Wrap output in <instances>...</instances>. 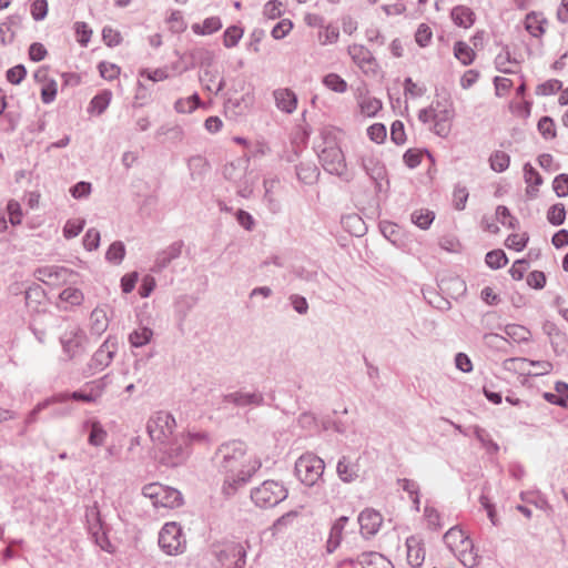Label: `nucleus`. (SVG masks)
Segmentation results:
<instances>
[{
    "instance_id": "79ce46f5",
    "label": "nucleus",
    "mask_w": 568,
    "mask_h": 568,
    "mask_svg": "<svg viewBox=\"0 0 568 568\" xmlns=\"http://www.w3.org/2000/svg\"><path fill=\"white\" fill-rule=\"evenodd\" d=\"M323 83L328 88L331 89L332 91H335V92H338V93H343L346 91L347 89V83L345 80H343L338 74H335V73H329L327 74L324 80H323Z\"/></svg>"
},
{
    "instance_id": "e2e57ef3",
    "label": "nucleus",
    "mask_w": 568,
    "mask_h": 568,
    "mask_svg": "<svg viewBox=\"0 0 568 568\" xmlns=\"http://www.w3.org/2000/svg\"><path fill=\"white\" fill-rule=\"evenodd\" d=\"M102 38L105 44L109 47H115L122 41L121 33L110 27H105L102 30Z\"/></svg>"
},
{
    "instance_id": "c85d7f7f",
    "label": "nucleus",
    "mask_w": 568,
    "mask_h": 568,
    "mask_svg": "<svg viewBox=\"0 0 568 568\" xmlns=\"http://www.w3.org/2000/svg\"><path fill=\"white\" fill-rule=\"evenodd\" d=\"M470 538L465 535V532L459 529L458 527L450 528L445 535H444V541L448 546V548L453 551L459 546L464 545L465 541L469 540Z\"/></svg>"
},
{
    "instance_id": "f03ea898",
    "label": "nucleus",
    "mask_w": 568,
    "mask_h": 568,
    "mask_svg": "<svg viewBox=\"0 0 568 568\" xmlns=\"http://www.w3.org/2000/svg\"><path fill=\"white\" fill-rule=\"evenodd\" d=\"M176 423L174 417L166 412L155 413L148 422V433L154 443L162 445L165 455L164 462L169 465L170 448L174 445Z\"/></svg>"
},
{
    "instance_id": "e433bc0d",
    "label": "nucleus",
    "mask_w": 568,
    "mask_h": 568,
    "mask_svg": "<svg viewBox=\"0 0 568 568\" xmlns=\"http://www.w3.org/2000/svg\"><path fill=\"white\" fill-rule=\"evenodd\" d=\"M152 336V329H150L149 327H142L140 329L132 332L129 336V341L132 346L141 347L150 343Z\"/></svg>"
},
{
    "instance_id": "49530a36",
    "label": "nucleus",
    "mask_w": 568,
    "mask_h": 568,
    "mask_svg": "<svg viewBox=\"0 0 568 568\" xmlns=\"http://www.w3.org/2000/svg\"><path fill=\"white\" fill-rule=\"evenodd\" d=\"M102 394V387H98L97 389L85 390H77L71 393V398L74 400H83L88 403L97 402Z\"/></svg>"
},
{
    "instance_id": "423d86ee",
    "label": "nucleus",
    "mask_w": 568,
    "mask_h": 568,
    "mask_svg": "<svg viewBox=\"0 0 568 568\" xmlns=\"http://www.w3.org/2000/svg\"><path fill=\"white\" fill-rule=\"evenodd\" d=\"M144 497L152 500L155 508H176L183 504L182 495L179 490L152 483L143 487Z\"/></svg>"
},
{
    "instance_id": "20e7f679",
    "label": "nucleus",
    "mask_w": 568,
    "mask_h": 568,
    "mask_svg": "<svg viewBox=\"0 0 568 568\" xmlns=\"http://www.w3.org/2000/svg\"><path fill=\"white\" fill-rule=\"evenodd\" d=\"M210 437L206 433L201 432H186L179 434L175 438L174 445L170 448L169 465L176 466L185 460L189 456L190 447L194 444L207 445Z\"/></svg>"
},
{
    "instance_id": "2f4dec72",
    "label": "nucleus",
    "mask_w": 568,
    "mask_h": 568,
    "mask_svg": "<svg viewBox=\"0 0 568 568\" xmlns=\"http://www.w3.org/2000/svg\"><path fill=\"white\" fill-rule=\"evenodd\" d=\"M506 335L516 343L529 341L531 333L525 326L518 324H509L505 327Z\"/></svg>"
},
{
    "instance_id": "4be33fe9",
    "label": "nucleus",
    "mask_w": 568,
    "mask_h": 568,
    "mask_svg": "<svg viewBox=\"0 0 568 568\" xmlns=\"http://www.w3.org/2000/svg\"><path fill=\"white\" fill-rule=\"evenodd\" d=\"M363 568H394L392 562L378 552H364L358 557Z\"/></svg>"
},
{
    "instance_id": "37998d69",
    "label": "nucleus",
    "mask_w": 568,
    "mask_h": 568,
    "mask_svg": "<svg viewBox=\"0 0 568 568\" xmlns=\"http://www.w3.org/2000/svg\"><path fill=\"white\" fill-rule=\"evenodd\" d=\"M243 37V30L239 27H229L223 36V43L226 48L235 47Z\"/></svg>"
},
{
    "instance_id": "c9c22d12",
    "label": "nucleus",
    "mask_w": 568,
    "mask_h": 568,
    "mask_svg": "<svg viewBox=\"0 0 568 568\" xmlns=\"http://www.w3.org/2000/svg\"><path fill=\"white\" fill-rule=\"evenodd\" d=\"M112 93L111 91H103L102 93L95 95L90 103V109L92 112L97 114H102L105 109L109 106L111 102Z\"/></svg>"
},
{
    "instance_id": "69168bd1",
    "label": "nucleus",
    "mask_w": 568,
    "mask_h": 568,
    "mask_svg": "<svg viewBox=\"0 0 568 568\" xmlns=\"http://www.w3.org/2000/svg\"><path fill=\"white\" fill-rule=\"evenodd\" d=\"M24 65L18 64L7 71V80L12 84H19L26 77Z\"/></svg>"
},
{
    "instance_id": "4c0bfd02",
    "label": "nucleus",
    "mask_w": 568,
    "mask_h": 568,
    "mask_svg": "<svg viewBox=\"0 0 568 568\" xmlns=\"http://www.w3.org/2000/svg\"><path fill=\"white\" fill-rule=\"evenodd\" d=\"M338 38V28L332 24L323 26L322 30L318 32V41L323 45L333 44L337 42Z\"/></svg>"
},
{
    "instance_id": "13d9d810",
    "label": "nucleus",
    "mask_w": 568,
    "mask_h": 568,
    "mask_svg": "<svg viewBox=\"0 0 568 568\" xmlns=\"http://www.w3.org/2000/svg\"><path fill=\"white\" fill-rule=\"evenodd\" d=\"M99 71L103 79L114 80L120 74V68L114 63L101 62L99 64Z\"/></svg>"
},
{
    "instance_id": "f3484780",
    "label": "nucleus",
    "mask_w": 568,
    "mask_h": 568,
    "mask_svg": "<svg viewBox=\"0 0 568 568\" xmlns=\"http://www.w3.org/2000/svg\"><path fill=\"white\" fill-rule=\"evenodd\" d=\"M406 548H407V562L413 568H418L423 565L425 560V548L423 542L412 536L406 539Z\"/></svg>"
},
{
    "instance_id": "6ab92c4d",
    "label": "nucleus",
    "mask_w": 568,
    "mask_h": 568,
    "mask_svg": "<svg viewBox=\"0 0 568 568\" xmlns=\"http://www.w3.org/2000/svg\"><path fill=\"white\" fill-rule=\"evenodd\" d=\"M548 21L542 13L530 12L525 18V29L534 38H541L547 30Z\"/></svg>"
},
{
    "instance_id": "2eb2a0df",
    "label": "nucleus",
    "mask_w": 568,
    "mask_h": 568,
    "mask_svg": "<svg viewBox=\"0 0 568 568\" xmlns=\"http://www.w3.org/2000/svg\"><path fill=\"white\" fill-rule=\"evenodd\" d=\"M361 532L365 537H371L379 530L383 518L379 513L374 509H365L358 516Z\"/></svg>"
},
{
    "instance_id": "aec40b11",
    "label": "nucleus",
    "mask_w": 568,
    "mask_h": 568,
    "mask_svg": "<svg viewBox=\"0 0 568 568\" xmlns=\"http://www.w3.org/2000/svg\"><path fill=\"white\" fill-rule=\"evenodd\" d=\"M359 111L367 118L375 116L382 110V101L369 94H359L357 99Z\"/></svg>"
},
{
    "instance_id": "c03bdc74",
    "label": "nucleus",
    "mask_w": 568,
    "mask_h": 568,
    "mask_svg": "<svg viewBox=\"0 0 568 568\" xmlns=\"http://www.w3.org/2000/svg\"><path fill=\"white\" fill-rule=\"evenodd\" d=\"M566 217V211L564 204H555L550 206L547 212V219L552 225H560L564 223Z\"/></svg>"
},
{
    "instance_id": "a18cd8bd",
    "label": "nucleus",
    "mask_w": 568,
    "mask_h": 568,
    "mask_svg": "<svg viewBox=\"0 0 568 568\" xmlns=\"http://www.w3.org/2000/svg\"><path fill=\"white\" fill-rule=\"evenodd\" d=\"M201 80L205 83L206 89L214 93H219L224 87L223 80L209 71L204 72Z\"/></svg>"
},
{
    "instance_id": "a19ab883",
    "label": "nucleus",
    "mask_w": 568,
    "mask_h": 568,
    "mask_svg": "<svg viewBox=\"0 0 568 568\" xmlns=\"http://www.w3.org/2000/svg\"><path fill=\"white\" fill-rule=\"evenodd\" d=\"M485 261L486 264L494 270L505 266L508 262L506 254L501 250L488 252Z\"/></svg>"
},
{
    "instance_id": "4468645a",
    "label": "nucleus",
    "mask_w": 568,
    "mask_h": 568,
    "mask_svg": "<svg viewBox=\"0 0 568 568\" xmlns=\"http://www.w3.org/2000/svg\"><path fill=\"white\" fill-rule=\"evenodd\" d=\"M69 274L68 268L55 265L43 266L36 271L37 278L51 286L65 282Z\"/></svg>"
},
{
    "instance_id": "c756f323",
    "label": "nucleus",
    "mask_w": 568,
    "mask_h": 568,
    "mask_svg": "<svg viewBox=\"0 0 568 568\" xmlns=\"http://www.w3.org/2000/svg\"><path fill=\"white\" fill-rule=\"evenodd\" d=\"M222 28V22L217 17L206 18L202 24L195 23L192 26V30L196 34H212Z\"/></svg>"
},
{
    "instance_id": "052dcab7",
    "label": "nucleus",
    "mask_w": 568,
    "mask_h": 568,
    "mask_svg": "<svg viewBox=\"0 0 568 568\" xmlns=\"http://www.w3.org/2000/svg\"><path fill=\"white\" fill-rule=\"evenodd\" d=\"M552 187L557 196L565 197L568 195V174H559L555 178Z\"/></svg>"
},
{
    "instance_id": "412c9836",
    "label": "nucleus",
    "mask_w": 568,
    "mask_h": 568,
    "mask_svg": "<svg viewBox=\"0 0 568 568\" xmlns=\"http://www.w3.org/2000/svg\"><path fill=\"white\" fill-rule=\"evenodd\" d=\"M453 552L458 557V559L465 567L473 568L478 564V557L477 554L474 551V545L471 539L465 541L464 545L453 550Z\"/></svg>"
},
{
    "instance_id": "3c124183",
    "label": "nucleus",
    "mask_w": 568,
    "mask_h": 568,
    "mask_svg": "<svg viewBox=\"0 0 568 568\" xmlns=\"http://www.w3.org/2000/svg\"><path fill=\"white\" fill-rule=\"evenodd\" d=\"M538 130L545 139H554L556 136L555 123L552 119L544 116L538 122Z\"/></svg>"
},
{
    "instance_id": "5fc2aeb1",
    "label": "nucleus",
    "mask_w": 568,
    "mask_h": 568,
    "mask_svg": "<svg viewBox=\"0 0 568 568\" xmlns=\"http://www.w3.org/2000/svg\"><path fill=\"white\" fill-rule=\"evenodd\" d=\"M496 217L503 224L510 229H515L517 220L510 215L509 210L504 205H498L496 209Z\"/></svg>"
},
{
    "instance_id": "de8ad7c7",
    "label": "nucleus",
    "mask_w": 568,
    "mask_h": 568,
    "mask_svg": "<svg viewBox=\"0 0 568 568\" xmlns=\"http://www.w3.org/2000/svg\"><path fill=\"white\" fill-rule=\"evenodd\" d=\"M125 254V248L122 242H114L106 251V260L113 263H120Z\"/></svg>"
},
{
    "instance_id": "0eeeda50",
    "label": "nucleus",
    "mask_w": 568,
    "mask_h": 568,
    "mask_svg": "<svg viewBox=\"0 0 568 568\" xmlns=\"http://www.w3.org/2000/svg\"><path fill=\"white\" fill-rule=\"evenodd\" d=\"M325 464L314 454H304L295 463V473L306 486L315 485L324 473Z\"/></svg>"
},
{
    "instance_id": "ea45409f",
    "label": "nucleus",
    "mask_w": 568,
    "mask_h": 568,
    "mask_svg": "<svg viewBox=\"0 0 568 568\" xmlns=\"http://www.w3.org/2000/svg\"><path fill=\"white\" fill-rule=\"evenodd\" d=\"M434 213L429 210H418L412 214V221L418 227L426 230L434 221Z\"/></svg>"
},
{
    "instance_id": "f704fd0d",
    "label": "nucleus",
    "mask_w": 568,
    "mask_h": 568,
    "mask_svg": "<svg viewBox=\"0 0 568 568\" xmlns=\"http://www.w3.org/2000/svg\"><path fill=\"white\" fill-rule=\"evenodd\" d=\"M489 163H490L491 170L500 173L508 169L509 163H510V158L504 151H495L489 158Z\"/></svg>"
},
{
    "instance_id": "a211bd4d",
    "label": "nucleus",
    "mask_w": 568,
    "mask_h": 568,
    "mask_svg": "<svg viewBox=\"0 0 568 568\" xmlns=\"http://www.w3.org/2000/svg\"><path fill=\"white\" fill-rule=\"evenodd\" d=\"M273 95L275 104L281 111L290 114L296 110L297 97L292 90L287 88L277 89L273 92Z\"/></svg>"
},
{
    "instance_id": "b1692460",
    "label": "nucleus",
    "mask_w": 568,
    "mask_h": 568,
    "mask_svg": "<svg viewBox=\"0 0 568 568\" xmlns=\"http://www.w3.org/2000/svg\"><path fill=\"white\" fill-rule=\"evenodd\" d=\"M452 19L454 23L462 28H470L475 21L474 12L465 6L455 7L452 10Z\"/></svg>"
},
{
    "instance_id": "9b49d317",
    "label": "nucleus",
    "mask_w": 568,
    "mask_h": 568,
    "mask_svg": "<svg viewBox=\"0 0 568 568\" xmlns=\"http://www.w3.org/2000/svg\"><path fill=\"white\" fill-rule=\"evenodd\" d=\"M85 518L88 524V529L97 545L105 550L111 551V542L109 541L101 521V514L97 504L87 508Z\"/></svg>"
},
{
    "instance_id": "774afa93",
    "label": "nucleus",
    "mask_w": 568,
    "mask_h": 568,
    "mask_svg": "<svg viewBox=\"0 0 568 568\" xmlns=\"http://www.w3.org/2000/svg\"><path fill=\"white\" fill-rule=\"evenodd\" d=\"M84 226L83 221H68L63 227L65 239H72L80 234Z\"/></svg>"
},
{
    "instance_id": "4d7b16f0",
    "label": "nucleus",
    "mask_w": 568,
    "mask_h": 568,
    "mask_svg": "<svg viewBox=\"0 0 568 568\" xmlns=\"http://www.w3.org/2000/svg\"><path fill=\"white\" fill-rule=\"evenodd\" d=\"M528 242V236L526 234H511L506 239V246L508 248L515 250L517 252L524 250Z\"/></svg>"
},
{
    "instance_id": "680f3d73",
    "label": "nucleus",
    "mask_w": 568,
    "mask_h": 568,
    "mask_svg": "<svg viewBox=\"0 0 568 568\" xmlns=\"http://www.w3.org/2000/svg\"><path fill=\"white\" fill-rule=\"evenodd\" d=\"M48 13L47 0H34L31 4V14L36 21L43 20Z\"/></svg>"
},
{
    "instance_id": "a878e982",
    "label": "nucleus",
    "mask_w": 568,
    "mask_h": 568,
    "mask_svg": "<svg viewBox=\"0 0 568 568\" xmlns=\"http://www.w3.org/2000/svg\"><path fill=\"white\" fill-rule=\"evenodd\" d=\"M183 242L178 241L169 245L162 251L156 258V263L160 268H164L171 263V261L178 258L182 253Z\"/></svg>"
},
{
    "instance_id": "bf43d9fd",
    "label": "nucleus",
    "mask_w": 568,
    "mask_h": 568,
    "mask_svg": "<svg viewBox=\"0 0 568 568\" xmlns=\"http://www.w3.org/2000/svg\"><path fill=\"white\" fill-rule=\"evenodd\" d=\"M7 211L12 225H19L22 221V211L19 202L11 200L8 203Z\"/></svg>"
},
{
    "instance_id": "cd10ccee",
    "label": "nucleus",
    "mask_w": 568,
    "mask_h": 568,
    "mask_svg": "<svg viewBox=\"0 0 568 568\" xmlns=\"http://www.w3.org/2000/svg\"><path fill=\"white\" fill-rule=\"evenodd\" d=\"M347 521L348 518L343 516L338 518L333 525L327 540V549L329 552H332L339 545L342 539V532Z\"/></svg>"
},
{
    "instance_id": "ddd939ff",
    "label": "nucleus",
    "mask_w": 568,
    "mask_h": 568,
    "mask_svg": "<svg viewBox=\"0 0 568 568\" xmlns=\"http://www.w3.org/2000/svg\"><path fill=\"white\" fill-rule=\"evenodd\" d=\"M348 54L352 60L362 69L366 74H375L377 63L372 52L362 44H353L348 47Z\"/></svg>"
},
{
    "instance_id": "473e14b6",
    "label": "nucleus",
    "mask_w": 568,
    "mask_h": 568,
    "mask_svg": "<svg viewBox=\"0 0 568 568\" xmlns=\"http://www.w3.org/2000/svg\"><path fill=\"white\" fill-rule=\"evenodd\" d=\"M454 54L464 65L470 64L475 58L474 50L462 41L455 43Z\"/></svg>"
},
{
    "instance_id": "1a4fd4ad",
    "label": "nucleus",
    "mask_w": 568,
    "mask_h": 568,
    "mask_svg": "<svg viewBox=\"0 0 568 568\" xmlns=\"http://www.w3.org/2000/svg\"><path fill=\"white\" fill-rule=\"evenodd\" d=\"M320 161L325 171L331 174L343 175L346 172V162L342 149L334 142L321 150Z\"/></svg>"
},
{
    "instance_id": "864d4df0",
    "label": "nucleus",
    "mask_w": 568,
    "mask_h": 568,
    "mask_svg": "<svg viewBox=\"0 0 568 568\" xmlns=\"http://www.w3.org/2000/svg\"><path fill=\"white\" fill-rule=\"evenodd\" d=\"M367 134L373 142L382 143L386 139L387 131L384 124L374 123L368 126Z\"/></svg>"
},
{
    "instance_id": "0e129e2a",
    "label": "nucleus",
    "mask_w": 568,
    "mask_h": 568,
    "mask_svg": "<svg viewBox=\"0 0 568 568\" xmlns=\"http://www.w3.org/2000/svg\"><path fill=\"white\" fill-rule=\"evenodd\" d=\"M99 244H100V232L94 229L88 230V232L85 233V235L83 237L84 247L88 251H93L99 247Z\"/></svg>"
},
{
    "instance_id": "393cba45",
    "label": "nucleus",
    "mask_w": 568,
    "mask_h": 568,
    "mask_svg": "<svg viewBox=\"0 0 568 568\" xmlns=\"http://www.w3.org/2000/svg\"><path fill=\"white\" fill-rule=\"evenodd\" d=\"M90 322L92 333L101 335L109 326L106 311L102 307H95L91 313Z\"/></svg>"
},
{
    "instance_id": "338daca9",
    "label": "nucleus",
    "mask_w": 568,
    "mask_h": 568,
    "mask_svg": "<svg viewBox=\"0 0 568 568\" xmlns=\"http://www.w3.org/2000/svg\"><path fill=\"white\" fill-rule=\"evenodd\" d=\"M293 28V23L287 20H281L272 30V37L276 40L283 39Z\"/></svg>"
},
{
    "instance_id": "f257e3e1",
    "label": "nucleus",
    "mask_w": 568,
    "mask_h": 568,
    "mask_svg": "<svg viewBox=\"0 0 568 568\" xmlns=\"http://www.w3.org/2000/svg\"><path fill=\"white\" fill-rule=\"evenodd\" d=\"M222 457V468L230 474L233 483H245L261 467V462L246 454L243 442L233 440L222 445L219 449Z\"/></svg>"
},
{
    "instance_id": "f8f14e48",
    "label": "nucleus",
    "mask_w": 568,
    "mask_h": 568,
    "mask_svg": "<svg viewBox=\"0 0 568 568\" xmlns=\"http://www.w3.org/2000/svg\"><path fill=\"white\" fill-rule=\"evenodd\" d=\"M246 551L241 544H226L216 554L217 560L224 568H241L245 564Z\"/></svg>"
},
{
    "instance_id": "bb28decb",
    "label": "nucleus",
    "mask_w": 568,
    "mask_h": 568,
    "mask_svg": "<svg viewBox=\"0 0 568 568\" xmlns=\"http://www.w3.org/2000/svg\"><path fill=\"white\" fill-rule=\"evenodd\" d=\"M366 173L376 182L385 178V168L375 158L366 156L362 160Z\"/></svg>"
},
{
    "instance_id": "9d476101",
    "label": "nucleus",
    "mask_w": 568,
    "mask_h": 568,
    "mask_svg": "<svg viewBox=\"0 0 568 568\" xmlns=\"http://www.w3.org/2000/svg\"><path fill=\"white\" fill-rule=\"evenodd\" d=\"M60 341L67 357L74 358L84 352L87 336L78 325H71L63 332Z\"/></svg>"
},
{
    "instance_id": "7c9ffc66",
    "label": "nucleus",
    "mask_w": 568,
    "mask_h": 568,
    "mask_svg": "<svg viewBox=\"0 0 568 568\" xmlns=\"http://www.w3.org/2000/svg\"><path fill=\"white\" fill-rule=\"evenodd\" d=\"M115 352V343L106 339L94 354V359L102 366H108Z\"/></svg>"
},
{
    "instance_id": "603ef678",
    "label": "nucleus",
    "mask_w": 568,
    "mask_h": 568,
    "mask_svg": "<svg viewBox=\"0 0 568 568\" xmlns=\"http://www.w3.org/2000/svg\"><path fill=\"white\" fill-rule=\"evenodd\" d=\"M60 298L72 305H79L83 300V294L78 288L68 287L60 293Z\"/></svg>"
},
{
    "instance_id": "dca6fc26",
    "label": "nucleus",
    "mask_w": 568,
    "mask_h": 568,
    "mask_svg": "<svg viewBox=\"0 0 568 568\" xmlns=\"http://www.w3.org/2000/svg\"><path fill=\"white\" fill-rule=\"evenodd\" d=\"M225 400L240 407L260 406L263 404V395L257 392L239 390L225 396Z\"/></svg>"
},
{
    "instance_id": "5701e85b",
    "label": "nucleus",
    "mask_w": 568,
    "mask_h": 568,
    "mask_svg": "<svg viewBox=\"0 0 568 568\" xmlns=\"http://www.w3.org/2000/svg\"><path fill=\"white\" fill-rule=\"evenodd\" d=\"M524 178L528 185L526 190L527 194L530 197H535L537 195L538 186L542 184V178L529 163H526L524 166Z\"/></svg>"
},
{
    "instance_id": "09e8293b",
    "label": "nucleus",
    "mask_w": 568,
    "mask_h": 568,
    "mask_svg": "<svg viewBox=\"0 0 568 568\" xmlns=\"http://www.w3.org/2000/svg\"><path fill=\"white\" fill-rule=\"evenodd\" d=\"M475 436L481 443V445L485 447L487 453L496 454L498 452V449H499L498 445L493 439L489 438V436L485 433L484 429L476 427Z\"/></svg>"
},
{
    "instance_id": "7ed1b4c3",
    "label": "nucleus",
    "mask_w": 568,
    "mask_h": 568,
    "mask_svg": "<svg viewBox=\"0 0 568 568\" xmlns=\"http://www.w3.org/2000/svg\"><path fill=\"white\" fill-rule=\"evenodd\" d=\"M454 118V108L449 100H437L429 108L423 109L418 113V119L423 123L434 122V132L439 136H447L452 129Z\"/></svg>"
},
{
    "instance_id": "39448f33",
    "label": "nucleus",
    "mask_w": 568,
    "mask_h": 568,
    "mask_svg": "<svg viewBox=\"0 0 568 568\" xmlns=\"http://www.w3.org/2000/svg\"><path fill=\"white\" fill-rule=\"evenodd\" d=\"M287 497L285 487L275 480H265L251 493L254 504L261 508H270Z\"/></svg>"
},
{
    "instance_id": "6e6552de",
    "label": "nucleus",
    "mask_w": 568,
    "mask_h": 568,
    "mask_svg": "<svg viewBox=\"0 0 568 568\" xmlns=\"http://www.w3.org/2000/svg\"><path fill=\"white\" fill-rule=\"evenodd\" d=\"M159 546L169 556L182 554L186 547L182 528L174 521L166 523L159 534Z\"/></svg>"
},
{
    "instance_id": "72a5a7b5",
    "label": "nucleus",
    "mask_w": 568,
    "mask_h": 568,
    "mask_svg": "<svg viewBox=\"0 0 568 568\" xmlns=\"http://www.w3.org/2000/svg\"><path fill=\"white\" fill-rule=\"evenodd\" d=\"M517 63L518 62L513 59L508 49H504L495 59L496 68L504 73H514L515 71L511 69V64Z\"/></svg>"
},
{
    "instance_id": "6e6d98bb",
    "label": "nucleus",
    "mask_w": 568,
    "mask_h": 568,
    "mask_svg": "<svg viewBox=\"0 0 568 568\" xmlns=\"http://www.w3.org/2000/svg\"><path fill=\"white\" fill-rule=\"evenodd\" d=\"M282 2L277 0H271L264 6L263 14L270 20L277 19L282 16Z\"/></svg>"
},
{
    "instance_id": "8fccbe9b",
    "label": "nucleus",
    "mask_w": 568,
    "mask_h": 568,
    "mask_svg": "<svg viewBox=\"0 0 568 568\" xmlns=\"http://www.w3.org/2000/svg\"><path fill=\"white\" fill-rule=\"evenodd\" d=\"M105 438H106V432L103 429V427L97 422L93 423L91 426L89 443L91 445L98 447V446L103 445Z\"/></svg>"
},
{
    "instance_id": "58836bf2",
    "label": "nucleus",
    "mask_w": 568,
    "mask_h": 568,
    "mask_svg": "<svg viewBox=\"0 0 568 568\" xmlns=\"http://www.w3.org/2000/svg\"><path fill=\"white\" fill-rule=\"evenodd\" d=\"M337 474L339 478L346 483L353 481L357 477L355 466L347 462L345 458L338 462Z\"/></svg>"
}]
</instances>
